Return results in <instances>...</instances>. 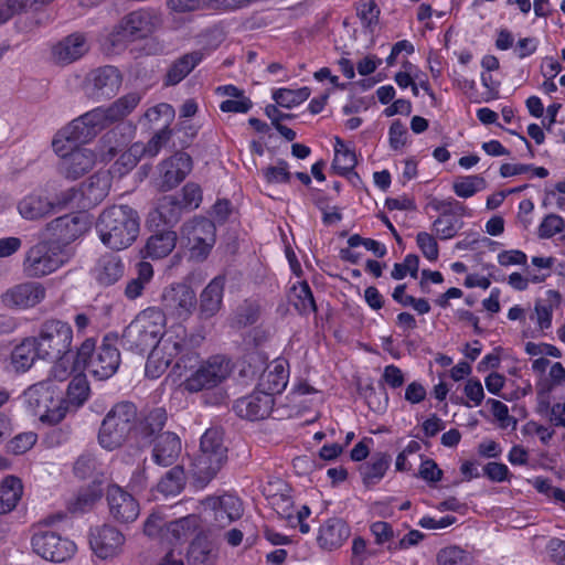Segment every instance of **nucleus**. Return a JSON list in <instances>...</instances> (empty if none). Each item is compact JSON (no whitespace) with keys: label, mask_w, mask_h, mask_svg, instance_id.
Returning <instances> with one entry per match:
<instances>
[{"label":"nucleus","mask_w":565,"mask_h":565,"mask_svg":"<svg viewBox=\"0 0 565 565\" xmlns=\"http://www.w3.org/2000/svg\"><path fill=\"white\" fill-rule=\"evenodd\" d=\"M201 341L200 335L188 334L185 328L179 324L168 333L146 362V375L158 379L174 361L169 377L183 392L192 394L218 386L230 376L231 362L221 355L201 362L196 351Z\"/></svg>","instance_id":"f257e3e1"},{"label":"nucleus","mask_w":565,"mask_h":565,"mask_svg":"<svg viewBox=\"0 0 565 565\" xmlns=\"http://www.w3.org/2000/svg\"><path fill=\"white\" fill-rule=\"evenodd\" d=\"M140 103L137 93H129L109 106H98L72 120L61 129V136L88 142L114 122L128 116Z\"/></svg>","instance_id":"f03ea898"},{"label":"nucleus","mask_w":565,"mask_h":565,"mask_svg":"<svg viewBox=\"0 0 565 565\" xmlns=\"http://www.w3.org/2000/svg\"><path fill=\"white\" fill-rule=\"evenodd\" d=\"M139 231V215L128 205H113L105 209L96 222V232L100 242L114 250L126 249L132 245Z\"/></svg>","instance_id":"7ed1b4c3"},{"label":"nucleus","mask_w":565,"mask_h":565,"mask_svg":"<svg viewBox=\"0 0 565 565\" xmlns=\"http://www.w3.org/2000/svg\"><path fill=\"white\" fill-rule=\"evenodd\" d=\"M66 519L63 512L49 514L31 526V548L35 555L52 563L71 559L77 546L71 539L61 535L55 526Z\"/></svg>","instance_id":"20e7f679"},{"label":"nucleus","mask_w":565,"mask_h":565,"mask_svg":"<svg viewBox=\"0 0 565 565\" xmlns=\"http://www.w3.org/2000/svg\"><path fill=\"white\" fill-rule=\"evenodd\" d=\"M177 327L164 330L166 318L161 310L147 308L125 328L121 344L125 349L140 354L151 349L148 355L150 358L160 342Z\"/></svg>","instance_id":"39448f33"},{"label":"nucleus","mask_w":565,"mask_h":565,"mask_svg":"<svg viewBox=\"0 0 565 565\" xmlns=\"http://www.w3.org/2000/svg\"><path fill=\"white\" fill-rule=\"evenodd\" d=\"M78 143L81 142L77 139L62 137L61 130L52 142L54 152L60 158L58 171L67 179L76 180L89 172L98 157L104 161L115 156L114 148H110L107 153H97L89 148L77 146Z\"/></svg>","instance_id":"423d86ee"},{"label":"nucleus","mask_w":565,"mask_h":565,"mask_svg":"<svg viewBox=\"0 0 565 565\" xmlns=\"http://www.w3.org/2000/svg\"><path fill=\"white\" fill-rule=\"evenodd\" d=\"M227 459L224 434L220 428H209L201 437L199 454L194 457L190 473L199 487H205Z\"/></svg>","instance_id":"0eeeda50"},{"label":"nucleus","mask_w":565,"mask_h":565,"mask_svg":"<svg viewBox=\"0 0 565 565\" xmlns=\"http://www.w3.org/2000/svg\"><path fill=\"white\" fill-rule=\"evenodd\" d=\"M24 404L32 415L49 424L60 423L67 412L62 391L52 380L30 386L24 392Z\"/></svg>","instance_id":"6e6552de"},{"label":"nucleus","mask_w":565,"mask_h":565,"mask_svg":"<svg viewBox=\"0 0 565 565\" xmlns=\"http://www.w3.org/2000/svg\"><path fill=\"white\" fill-rule=\"evenodd\" d=\"M76 365L88 371L97 380H107L118 370L120 353L106 339L96 347L93 339H86L76 354Z\"/></svg>","instance_id":"1a4fd4ad"},{"label":"nucleus","mask_w":565,"mask_h":565,"mask_svg":"<svg viewBox=\"0 0 565 565\" xmlns=\"http://www.w3.org/2000/svg\"><path fill=\"white\" fill-rule=\"evenodd\" d=\"M137 417V408L130 402L116 404L104 418L98 443L106 450L120 447L128 437Z\"/></svg>","instance_id":"9d476101"},{"label":"nucleus","mask_w":565,"mask_h":565,"mask_svg":"<svg viewBox=\"0 0 565 565\" xmlns=\"http://www.w3.org/2000/svg\"><path fill=\"white\" fill-rule=\"evenodd\" d=\"M66 255L61 246L50 239H43L31 246L23 259V271L29 277H43L61 268Z\"/></svg>","instance_id":"9b49d317"},{"label":"nucleus","mask_w":565,"mask_h":565,"mask_svg":"<svg viewBox=\"0 0 565 565\" xmlns=\"http://www.w3.org/2000/svg\"><path fill=\"white\" fill-rule=\"evenodd\" d=\"M35 339L40 359L54 360L70 353L73 331L66 322L50 320L42 326Z\"/></svg>","instance_id":"f8f14e48"},{"label":"nucleus","mask_w":565,"mask_h":565,"mask_svg":"<svg viewBox=\"0 0 565 565\" xmlns=\"http://www.w3.org/2000/svg\"><path fill=\"white\" fill-rule=\"evenodd\" d=\"M215 239V225L207 218H193L181 227V242L194 260H204L211 253Z\"/></svg>","instance_id":"ddd939ff"},{"label":"nucleus","mask_w":565,"mask_h":565,"mask_svg":"<svg viewBox=\"0 0 565 565\" xmlns=\"http://www.w3.org/2000/svg\"><path fill=\"white\" fill-rule=\"evenodd\" d=\"M198 305L193 288L184 282L167 286L161 295V312L173 319L185 321L194 312Z\"/></svg>","instance_id":"4468645a"},{"label":"nucleus","mask_w":565,"mask_h":565,"mask_svg":"<svg viewBox=\"0 0 565 565\" xmlns=\"http://www.w3.org/2000/svg\"><path fill=\"white\" fill-rule=\"evenodd\" d=\"M162 24L163 17L160 10L146 7L125 15L119 29L125 38L136 41L151 36Z\"/></svg>","instance_id":"2eb2a0df"},{"label":"nucleus","mask_w":565,"mask_h":565,"mask_svg":"<svg viewBox=\"0 0 565 565\" xmlns=\"http://www.w3.org/2000/svg\"><path fill=\"white\" fill-rule=\"evenodd\" d=\"M89 547L102 561H111L124 553L126 537L117 527L103 524L89 530Z\"/></svg>","instance_id":"dca6fc26"},{"label":"nucleus","mask_w":565,"mask_h":565,"mask_svg":"<svg viewBox=\"0 0 565 565\" xmlns=\"http://www.w3.org/2000/svg\"><path fill=\"white\" fill-rule=\"evenodd\" d=\"M122 77L117 67L106 65L92 70L85 77V94L96 100L111 98L121 86Z\"/></svg>","instance_id":"f3484780"},{"label":"nucleus","mask_w":565,"mask_h":565,"mask_svg":"<svg viewBox=\"0 0 565 565\" xmlns=\"http://www.w3.org/2000/svg\"><path fill=\"white\" fill-rule=\"evenodd\" d=\"M204 512L211 524L224 529L243 515L242 501L234 494L225 493L220 497H210L203 501Z\"/></svg>","instance_id":"a211bd4d"},{"label":"nucleus","mask_w":565,"mask_h":565,"mask_svg":"<svg viewBox=\"0 0 565 565\" xmlns=\"http://www.w3.org/2000/svg\"><path fill=\"white\" fill-rule=\"evenodd\" d=\"M90 226L88 215L84 213L64 215L47 224L46 231L52 242L58 246L67 245L82 237Z\"/></svg>","instance_id":"6ab92c4d"},{"label":"nucleus","mask_w":565,"mask_h":565,"mask_svg":"<svg viewBox=\"0 0 565 565\" xmlns=\"http://www.w3.org/2000/svg\"><path fill=\"white\" fill-rule=\"evenodd\" d=\"M46 290L41 282L24 281L7 289L1 295L4 307L15 310H28L45 298Z\"/></svg>","instance_id":"aec40b11"},{"label":"nucleus","mask_w":565,"mask_h":565,"mask_svg":"<svg viewBox=\"0 0 565 565\" xmlns=\"http://www.w3.org/2000/svg\"><path fill=\"white\" fill-rule=\"evenodd\" d=\"M107 502L110 516L118 523H131L140 513L137 499L117 484L107 490Z\"/></svg>","instance_id":"412c9836"},{"label":"nucleus","mask_w":565,"mask_h":565,"mask_svg":"<svg viewBox=\"0 0 565 565\" xmlns=\"http://www.w3.org/2000/svg\"><path fill=\"white\" fill-rule=\"evenodd\" d=\"M275 401L270 394L255 390L247 396L237 399L233 406L237 416L248 420H260L269 416Z\"/></svg>","instance_id":"4be33fe9"},{"label":"nucleus","mask_w":565,"mask_h":565,"mask_svg":"<svg viewBox=\"0 0 565 565\" xmlns=\"http://www.w3.org/2000/svg\"><path fill=\"white\" fill-rule=\"evenodd\" d=\"M192 169L191 157L177 152L160 164V186L170 190L181 183Z\"/></svg>","instance_id":"5701e85b"},{"label":"nucleus","mask_w":565,"mask_h":565,"mask_svg":"<svg viewBox=\"0 0 565 565\" xmlns=\"http://www.w3.org/2000/svg\"><path fill=\"white\" fill-rule=\"evenodd\" d=\"M349 536V525L340 518H330L320 524L316 541L321 550L331 552L340 548Z\"/></svg>","instance_id":"b1692460"},{"label":"nucleus","mask_w":565,"mask_h":565,"mask_svg":"<svg viewBox=\"0 0 565 565\" xmlns=\"http://www.w3.org/2000/svg\"><path fill=\"white\" fill-rule=\"evenodd\" d=\"M289 380L288 363L284 359H276L270 362L259 377L257 390L264 391L274 397L280 394L287 386Z\"/></svg>","instance_id":"393cba45"},{"label":"nucleus","mask_w":565,"mask_h":565,"mask_svg":"<svg viewBox=\"0 0 565 565\" xmlns=\"http://www.w3.org/2000/svg\"><path fill=\"white\" fill-rule=\"evenodd\" d=\"M18 212L22 218L28 221L43 218L53 213L52 198L49 196L46 190H34L18 202Z\"/></svg>","instance_id":"a878e982"},{"label":"nucleus","mask_w":565,"mask_h":565,"mask_svg":"<svg viewBox=\"0 0 565 565\" xmlns=\"http://www.w3.org/2000/svg\"><path fill=\"white\" fill-rule=\"evenodd\" d=\"M110 178L98 172L79 186V209L86 210L99 204L108 194Z\"/></svg>","instance_id":"bb28decb"},{"label":"nucleus","mask_w":565,"mask_h":565,"mask_svg":"<svg viewBox=\"0 0 565 565\" xmlns=\"http://www.w3.org/2000/svg\"><path fill=\"white\" fill-rule=\"evenodd\" d=\"M88 51V45L84 35L74 33L52 47V56L55 62L70 64L81 58Z\"/></svg>","instance_id":"cd10ccee"},{"label":"nucleus","mask_w":565,"mask_h":565,"mask_svg":"<svg viewBox=\"0 0 565 565\" xmlns=\"http://www.w3.org/2000/svg\"><path fill=\"white\" fill-rule=\"evenodd\" d=\"M225 278H213L200 295V315L207 319L214 317L221 309L224 295Z\"/></svg>","instance_id":"c85d7f7f"},{"label":"nucleus","mask_w":565,"mask_h":565,"mask_svg":"<svg viewBox=\"0 0 565 565\" xmlns=\"http://www.w3.org/2000/svg\"><path fill=\"white\" fill-rule=\"evenodd\" d=\"M181 439L174 433L166 431L159 435L153 447L156 463L168 467L173 465L181 454Z\"/></svg>","instance_id":"c756f323"},{"label":"nucleus","mask_w":565,"mask_h":565,"mask_svg":"<svg viewBox=\"0 0 565 565\" xmlns=\"http://www.w3.org/2000/svg\"><path fill=\"white\" fill-rule=\"evenodd\" d=\"M562 296L559 291L548 289L544 299H537L534 303L533 312L530 319L536 323L541 330H547L552 327L554 310L561 305Z\"/></svg>","instance_id":"7c9ffc66"},{"label":"nucleus","mask_w":565,"mask_h":565,"mask_svg":"<svg viewBox=\"0 0 565 565\" xmlns=\"http://www.w3.org/2000/svg\"><path fill=\"white\" fill-rule=\"evenodd\" d=\"M124 269L125 266L119 256L106 254L97 260L93 276L100 285L110 286L122 277Z\"/></svg>","instance_id":"2f4dec72"},{"label":"nucleus","mask_w":565,"mask_h":565,"mask_svg":"<svg viewBox=\"0 0 565 565\" xmlns=\"http://www.w3.org/2000/svg\"><path fill=\"white\" fill-rule=\"evenodd\" d=\"M215 92L225 97L220 104V109L223 113L246 114L253 107V103L245 92L232 84L218 86Z\"/></svg>","instance_id":"473e14b6"},{"label":"nucleus","mask_w":565,"mask_h":565,"mask_svg":"<svg viewBox=\"0 0 565 565\" xmlns=\"http://www.w3.org/2000/svg\"><path fill=\"white\" fill-rule=\"evenodd\" d=\"M199 527V518L194 514L169 522L163 540L172 545L186 542Z\"/></svg>","instance_id":"72a5a7b5"},{"label":"nucleus","mask_w":565,"mask_h":565,"mask_svg":"<svg viewBox=\"0 0 565 565\" xmlns=\"http://www.w3.org/2000/svg\"><path fill=\"white\" fill-rule=\"evenodd\" d=\"M177 233L162 231L151 235L142 250L143 257L160 259L167 257L175 247Z\"/></svg>","instance_id":"f704fd0d"},{"label":"nucleus","mask_w":565,"mask_h":565,"mask_svg":"<svg viewBox=\"0 0 565 565\" xmlns=\"http://www.w3.org/2000/svg\"><path fill=\"white\" fill-rule=\"evenodd\" d=\"M36 359H40L36 339L28 338L11 352V366L17 372H25L33 365Z\"/></svg>","instance_id":"c9c22d12"},{"label":"nucleus","mask_w":565,"mask_h":565,"mask_svg":"<svg viewBox=\"0 0 565 565\" xmlns=\"http://www.w3.org/2000/svg\"><path fill=\"white\" fill-rule=\"evenodd\" d=\"M23 493L19 478L7 476L0 483V514L10 513L15 509Z\"/></svg>","instance_id":"e433bc0d"},{"label":"nucleus","mask_w":565,"mask_h":565,"mask_svg":"<svg viewBox=\"0 0 565 565\" xmlns=\"http://www.w3.org/2000/svg\"><path fill=\"white\" fill-rule=\"evenodd\" d=\"M154 270L150 263L139 262L136 265V276L129 279L125 287V296L129 300L141 297L147 286L153 279Z\"/></svg>","instance_id":"4c0bfd02"},{"label":"nucleus","mask_w":565,"mask_h":565,"mask_svg":"<svg viewBox=\"0 0 565 565\" xmlns=\"http://www.w3.org/2000/svg\"><path fill=\"white\" fill-rule=\"evenodd\" d=\"M183 211L178 195H164L158 201L154 212L151 213V222H156L158 218L163 224H175Z\"/></svg>","instance_id":"58836bf2"},{"label":"nucleus","mask_w":565,"mask_h":565,"mask_svg":"<svg viewBox=\"0 0 565 565\" xmlns=\"http://www.w3.org/2000/svg\"><path fill=\"white\" fill-rule=\"evenodd\" d=\"M391 465V458L387 454H376L371 460L360 467V475L366 486L377 484L385 476Z\"/></svg>","instance_id":"ea45409f"},{"label":"nucleus","mask_w":565,"mask_h":565,"mask_svg":"<svg viewBox=\"0 0 565 565\" xmlns=\"http://www.w3.org/2000/svg\"><path fill=\"white\" fill-rule=\"evenodd\" d=\"M202 60L203 54L198 51L183 55L169 68L166 84L175 85L180 83Z\"/></svg>","instance_id":"a19ab883"},{"label":"nucleus","mask_w":565,"mask_h":565,"mask_svg":"<svg viewBox=\"0 0 565 565\" xmlns=\"http://www.w3.org/2000/svg\"><path fill=\"white\" fill-rule=\"evenodd\" d=\"M334 158L332 161L333 170L340 175H347L356 166V154L343 140H334Z\"/></svg>","instance_id":"79ce46f5"},{"label":"nucleus","mask_w":565,"mask_h":565,"mask_svg":"<svg viewBox=\"0 0 565 565\" xmlns=\"http://www.w3.org/2000/svg\"><path fill=\"white\" fill-rule=\"evenodd\" d=\"M437 565H476L475 555L458 545H448L440 548L436 555Z\"/></svg>","instance_id":"37998d69"},{"label":"nucleus","mask_w":565,"mask_h":565,"mask_svg":"<svg viewBox=\"0 0 565 565\" xmlns=\"http://www.w3.org/2000/svg\"><path fill=\"white\" fill-rule=\"evenodd\" d=\"M310 96L308 87L300 88H277L273 92V99L284 108H294L302 104Z\"/></svg>","instance_id":"c03bdc74"},{"label":"nucleus","mask_w":565,"mask_h":565,"mask_svg":"<svg viewBox=\"0 0 565 565\" xmlns=\"http://www.w3.org/2000/svg\"><path fill=\"white\" fill-rule=\"evenodd\" d=\"M102 494L100 484L93 483L86 489L81 490L74 500L68 502V510L74 513L84 512L90 509L102 498Z\"/></svg>","instance_id":"a18cd8bd"},{"label":"nucleus","mask_w":565,"mask_h":565,"mask_svg":"<svg viewBox=\"0 0 565 565\" xmlns=\"http://www.w3.org/2000/svg\"><path fill=\"white\" fill-rule=\"evenodd\" d=\"M89 396V385L87 379L83 374L75 375L67 387V398L65 406L68 404L76 407L83 405Z\"/></svg>","instance_id":"49530a36"},{"label":"nucleus","mask_w":565,"mask_h":565,"mask_svg":"<svg viewBox=\"0 0 565 565\" xmlns=\"http://www.w3.org/2000/svg\"><path fill=\"white\" fill-rule=\"evenodd\" d=\"M454 192L459 198H471L477 192L486 189V180L480 175H466L454 183Z\"/></svg>","instance_id":"de8ad7c7"},{"label":"nucleus","mask_w":565,"mask_h":565,"mask_svg":"<svg viewBox=\"0 0 565 565\" xmlns=\"http://www.w3.org/2000/svg\"><path fill=\"white\" fill-rule=\"evenodd\" d=\"M460 228V221L450 213H444L433 222V231L440 239L452 238Z\"/></svg>","instance_id":"09e8293b"},{"label":"nucleus","mask_w":565,"mask_h":565,"mask_svg":"<svg viewBox=\"0 0 565 565\" xmlns=\"http://www.w3.org/2000/svg\"><path fill=\"white\" fill-rule=\"evenodd\" d=\"M174 109L170 104L161 103L149 108L145 118L151 122L160 126V129H170L169 126L174 119Z\"/></svg>","instance_id":"8fccbe9b"},{"label":"nucleus","mask_w":565,"mask_h":565,"mask_svg":"<svg viewBox=\"0 0 565 565\" xmlns=\"http://www.w3.org/2000/svg\"><path fill=\"white\" fill-rule=\"evenodd\" d=\"M356 14L362 25L373 32L379 23L380 10L373 0L360 1L356 6Z\"/></svg>","instance_id":"3c124183"},{"label":"nucleus","mask_w":565,"mask_h":565,"mask_svg":"<svg viewBox=\"0 0 565 565\" xmlns=\"http://www.w3.org/2000/svg\"><path fill=\"white\" fill-rule=\"evenodd\" d=\"M183 470L177 467L167 472L166 477L159 482L158 488L164 494H177L183 487Z\"/></svg>","instance_id":"603ef678"},{"label":"nucleus","mask_w":565,"mask_h":565,"mask_svg":"<svg viewBox=\"0 0 565 565\" xmlns=\"http://www.w3.org/2000/svg\"><path fill=\"white\" fill-rule=\"evenodd\" d=\"M294 291L297 298L295 306L299 311L302 313L316 311V302L311 289L306 281H301L298 286H295Z\"/></svg>","instance_id":"864d4df0"},{"label":"nucleus","mask_w":565,"mask_h":565,"mask_svg":"<svg viewBox=\"0 0 565 565\" xmlns=\"http://www.w3.org/2000/svg\"><path fill=\"white\" fill-rule=\"evenodd\" d=\"M263 177L269 184L288 183L290 180L289 167L286 161H279L275 166H269L262 170Z\"/></svg>","instance_id":"5fc2aeb1"},{"label":"nucleus","mask_w":565,"mask_h":565,"mask_svg":"<svg viewBox=\"0 0 565 565\" xmlns=\"http://www.w3.org/2000/svg\"><path fill=\"white\" fill-rule=\"evenodd\" d=\"M565 230V221L557 214H548L541 222L537 234L541 238H551Z\"/></svg>","instance_id":"6e6d98bb"},{"label":"nucleus","mask_w":565,"mask_h":565,"mask_svg":"<svg viewBox=\"0 0 565 565\" xmlns=\"http://www.w3.org/2000/svg\"><path fill=\"white\" fill-rule=\"evenodd\" d=\"M79 188H68L64 191H61L58 194L52 199L53 203V213L58 210H63L66 207H77L79 209Z\"/></svg>","instance_id":"4d7b16f0"},{"label":"nucleus","mask_w":565,"mask_h":565,"mask_svg":"<svg viewBox=\"0 0 565 565\" xmlns=\"http://www.w3.org/2000/svg\"><path fill=\"white\" fill-rule=\"evenodd\" d=\"M416 244L424 257L429 262H435L439 256V247L433 234L427 232H419L416 235Z\"/></svg>","instance_id":"13d9d810"},{"label":"nucleus","mask_w":565,"mask_h":565,"mask_svg":"<svg viewBox=\"0 0 565 565\" xmlns=\"http://www.w3.org/2000/svg\"><path fill=\"white\" fill-rule=\"evenodd\" d=\"M418 266H419L418 256H416L414 254H408L404 258L403 263H396L394 265V268L392 270V277L396 280H401L409 274L412 277L415 278L417 276Z\"/></svg>","instance_id":"bf43d9fd"},{"label":"nucleus","mask_w":565,"mask_h":565,"mask_svg":"<svg viewBox=\"0 0 565 565\" xmlns=\"http://www.w3.org/2000/svg\"><path fill=\"white\" fill-rule=\"evenodd\" d=\"M463 393L468 398V401L463 403L467 407H477L484 398L483 387L478 379H469L465 384Z\"/></svg>","instance_id":"052dcab7"},{"label":"nucleus","mask_w":565,"mask_h":565,"mask_svg":"<svg viewBox=\"0 0 565 565\" xmlns=\"http://www.w3.org/2000/svg\"><path fill=\"white\" fill-rule=\"evenodd\" d=\"M38 436L32 431L17 435L8 444V449L14 455H22L30 450L36 443Z\"/></svg>","instance_id":"680f3d73"},{"label":"nucleus","mask_w":565,"mask_h":565,"mask_svg":"<svg viewBox=\"0 0 565 565\" xmlns=\"http://www.w3.org/2000/svg\"><path fill=\"white\" fill-rule=\"evenodd\" d=\"M181 206L185 210H194L199 207L202 201V192L198 184L188 183L182 189Z\"/></svg>","instance_id":"e2e57ef3"},{"label":"nucleus","mask_w":565,"mask_h":565,"mask_svg":"<svg viewBox=\"0 0 565 565\" xmlns=\"http://www.w3.org/2000/svg\"><path fill=\"white\" fill-rule=\"evenodd\" d=\"M407 128L399 120L392 122L388 129V142L393 150H399L407 143Z\"/></svg>","instance_id":"0e129e2a"},{"label":"nucleus","mask_w":565,"mask_h":565,"mask_svg":"<svg viewBox=\"0 0 565 565\" xmlns=\"http://www.w3.org/2000/svg\"><path fill=\"white\" fill-rule=\"evenodd\" d=\"M487 404L490 406L493 417L500 423V426L508 428L515 425V420L509 414L508 406L499 399L489 398Z\"/></svg>","instance_id":"69168bd1"},{"label":"nucleus","mask_w":565,"mask_h":565,"mask_svg":"<svg viewBox=\"0 0 565 565\" xmlns=\"http://www.w3.org/2000/svg\"><path fill=\"white\" fill-rule=\"evenodd\" d=\"M483 475L492 482H504L511 478L510 469L502 462L491 461L483 467Z\"/></svg>","instance_id":"338daca9"},{"label":"nucleus","mask_w":565,"mask_h":565,"mask_svg":"<svg viewBox=\"0 0 565 565\" xmlns=\"http://www.w3.org/2000/svg\"><path fill=\"white\" fill-rule=\"evenodd\" d=\"M418 476L428 483H437L443 479L444 472L433 459L422 460Z\"/></svg>","instance_id":"774afa93"}]
</instances>
